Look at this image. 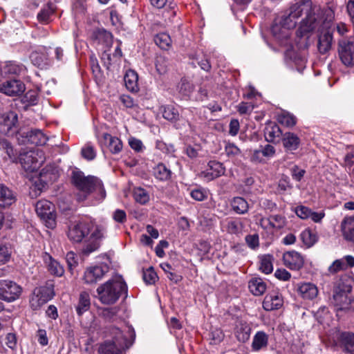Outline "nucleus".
Returning <instances> with one entry per match:
<instances>
[{"instance_id": "1", "label": "nucleus", "mask_w": 354, "mask_h": 354, "mask_svg": "<svg viewBox=\"0 0 354 354\" xmlns=\"http://www.w3.org/2000/svg\"><path fill=\"white\" fill-rule=\"evenodd\" d=\"M320 15L322 8L319 6L313 5L310 0H300L290 8L288 15L280 19L283 35H289V30L296 26L297 20L303 15L304 17L300 23L298 34L302 36L315 30L320 24Z\"/></svg>"}, {"instance_id": "2", "label": "nucleus", "mask_w": 354, "mask_h": 354, "mask_svg": "<svg viewBox=\"0 0 354 354\" xmlns=\"http://www.w3.org/2000/svg\"><path fill=\"white\" fill-rule=\"evenodd\" d=\"M90 232V236L84 240L82 248V252L84 255H88L98 250L101 241L105 237L106 227L93 221H80L72 223L67 232L68 238L74 243H81Z\"/></svg>"}, {"instance_id": "3", "label": "nucleus", "mask_w": 354, "mask_h": 354, "mask_svg": "<svg viewBox=\"0 0 354 354\" xmlns=\"http://www.w3.org/2000/svg\"><path fill=\"white\" fill-rule=\"evenodd\" d=\"M72 183L80 191L77 196L78 201H84L88 194L95 193L96 198L102 200L106 197V192L102 182L95 176H85L81 171H73L72 173Z\"/></svg>"}, {"instance_id": "4", "label": "nucleus", "mask_w": 354, "mask_h": 354, "mask_svg": "<svg viewBox=\"0 0 354 354\" xmlns=\"http://www.w3.org/2000/svg\"><path fill=\"white\" fill-rule=\"evenodd\" d=\"M127 286L121 276H116L100 284L96 289L97 297L104 305H112L120 297L127 296Z\"/></svg>"}, {"instance_id": "5", "label": "nucleus", "mask_w": 354, "mask_h": 354, "mask_svg": "<svg viewBox=\"0 0 354 354\" xmlns=\"http://www.w3.org/2000/svg\"><path fill=\"white\" fill-rule=\"evenodd\" d=\"M320 24L315 28L320 30L318 35L317 48L322 54H325L330 50L333 42V35L330 26L334 19V12L330 8L322 9V15H319Z\"/></svg>"}, {"instance_id": "6", "label": "nucleus", "mask_w": 354, "mask_h": 354, "mask_svg": "<svg viewBox=\"0 0 354 354\" xmlns=\"http://www.w3.org/2000/svg\"><path fill=\"white\" fill-rule=\"evenodd\" d=\"M351 290L352 286L348 281L340 279L335 282L331 304L334 306L337 314L341 311H346L349 309L352 299L348 295Z\"/></svg>"}, {"instance_id": "7", "label": "nucleus", "mask_w": 354, "mask_h": 354, "mask_svg": "<svg viewBox=\"0 0 354 354\" xmlns=\"http://www.w3.org/2000/svg\"><path fill=\"white\" fill-rule=\"evenodd\" d=\"M113 340L104 342L100 348V354H124L123 350L128 348L129 342L118 328L111 330Z\"/></svg>"}, {"instance_id": "8", "label": "nucleus", "mask_w": 354, "mask_h": 354, "mask_svg": "<svg viewBox=\"0 0 354 354\" xmlns=\"http://www.w3.org/2000/svg\"><path fill=\"white\" fill-rule=\"evenodd\" d=\"M35 211L45 225L50 229L56 227V212L54 205L49 201L42 199L35 204Z\"/></svg>"}, {"instance_id": "9", "label": "nucleus", "mask_w": 354, "mask_h": 354, "mask_svg": "<svg viewBox=\"0 0 354 354\" xmlns=\"http://www.w3.org/2000/svg\"><path fill=\"white\" fill-rule=\"evenodd\" d=\"M44 152L39 149L30 150L21 155L20 162L27 171H35L40 168L45 161Z\"/></svg>"}, {"instance_id": "10", "label": "nucleus", "mask_w": 354, "mask_h": 354, "mask_svg": "<svg viewBox=\"0 0 354 354\" xmlns=\"http://www.w3.org/2000/svg\"><path fill=\"white\" fill-rule=\"evenodd\" d=\"M109 271V268L105 263L90 266L85 269L82 279L86 284H95L102 280Z\"/></svg>"}, {"instance_id": "11", "label": "nucleus", "mask_w": 354, "mask_h": 354, "mask_svg": "<svg viewBox=\"0 0 354 354\" xmlns=\"http://www.w3.org/2000/svg\"><path fill=\"white\" fill-rule=\"evenodd\" d=\"M54 296V291L52 287L43 286L37 288L30 300V304L33 310L39 309L41 306L47 303Z\"/></svg>"}, {"instance_id": "12", "label": "nucleus", "mask_w": 354, "mask_h": 354, "mask_svg": "<svg viewBox=\"0 0 354 354\" xmlns=\"http://www.w3.org/2000/svg\"><path fill=\"white\" fill-rule=\"evenodd\" d=\"M22 288L15 282L10 281H0V299L6 301H13L18 299L21 294Z\"/></svg>"}, {"instance_id": "13", "label": "nucleus", "mask_w": 354, "mask_h": 354, "mask_svg": "<svg viewBox=\"0 0 354 354\" xmlns=\"http://www.w3.org/2000/svg\"><path fill=\"white\" fill-rule=\"evenodd\" d=\"M339 55L346 66L354 65V41L343 39L339 41Z\"/></svg>"}, {"instance_id": "14", "label": "nucleus", "mask_w": 354, "mask_h": 354, "mask_svg": "<svg viewBox=\"0 0 354 354\" xmlns=\"http://www.w3.org/2000/svg\"><path fill=\"white\" fill-rule=\"evenodd\" d=\"M18 116L14 111H8L0 114V131L4 134L17 131Z\"/></svg>"}, {"instance_id": "15", "label": "nucleus", "mask_w": 354, "mask_h": 354, "mask_svg": "<svg viewBox=\"0 0 354 354\" xmlns=\"http://www.w3.org/2000/svg\"><path fill=\"white\" fill-rule=\"evenodd\" d=\"M25 84L19 80H8L0 84V91L8 96H18L25 91Z\"/></svg>"}, {"instance_id": "16", "label": "nucleus", "mask_w": 354, "mask_h": 354, "mask_svg": "<svg viewBox=\"0 0 354 354\" xmlns=\"http://www.w3.org/2000/svg\"><path fill=\"white\" fill-rule=\"evenodd\" d=\"M225 173L223 165L216 161H209L207 169L201 171L199 176L206 181H211Z\"/></svg>"}, {"instance_id": "17", "label": "nucleus", "mask_w": 354, "mask_h": 354, "mask_svg": "<svg viewBox=\"0 0 354 354\" xmlns=\"http://www.w3.org/2000/svg\"><path fill=\"white\" fill-rule=\"evenodd\" d=\"M283 261L285 266L292 270H299L304 264V257L295 250L285 252L283 255Z\"/></svg>"}, {"instance_id": "18", "label": "nucleus", "mask_w": 354, "mask_h": 354, "mask_svg": "<svg viewBox=\"0 0 354 354\" xmlns=\"http://www.w3.org/2000/svg\"><path fill=\"white\" fill-rule=\"evenodd\" d=\"M354 267V257L346 255L337 259L329 266L328 271L331 274H335L340 271H346Z\"/></svg>"}, {"instance_id": "19", "label": "nucleus", "mask_w": 354, "mask_h": 354, "mask_svg": "<svg viewBox=\"0 0 354 354\" xmlns=\"http://www.w3.org/2000/svg\"><path fill=\"white\" fill-rule=\"evenodd\" d=\"M283 304L281 294L277 292H272L268 294L263 301V308L267 311H271L280 308Z\"/></svg>"}, {"instance_id": "20", "label": "nucleus", "mask_w": 354, "mask_h": 354, "mask_svg": "<svg viewBox=\"0 0 354 354\" xmlns=\"http://www.w3.org/2000/svg\"><path fill=\"white\" fill-rule=\"evenodd\" d=\"M295 212L297 216L301 219L310 218L315 223H319L324 217L325 214L323 212H313L309 207L299 205L295 207Z\"/></svg>"}, {"instance_id": "21", "label": "nucleus", "mask_w": 354, "mask_h": 354, "mask_svg": "<svg viewBox=\"0 0 354 354\" xmlns=\"http://www.w3.org/2000/svg\"><path fill=\"white\" fill-rule=\"evenodd\" d=\"M43 261L46 266L49 272L55 276L61 277L64 273L63 266L55 259H54L48 252H44L42 254Z\"/></svg>"}, {"instance_id": "22", "label": "nucleus", "mask_w": 354, "mask_h": 354, "mask_svg": "<svg viewBox=\"0 0 354 354\" xmlns=\"http://www.w3.org/2000/svg\"><path fill=\"white\" fill-rule=\"evenodd\" d=\"M297 292L304 299L313 300L318 295V288L316 285L310 282L298 284Z\"/></svg>"}, {"instance_id": "23", "label": "nucleus", "mask_w": 354, "mask_h": 354, "mask_svg": "<svg viewBox=\"0 0 354 354\" xmlns=\"http://www.w3.org/2000/svg\"><path fill=\"white\" fill-rule=\"evenodd\" d=\"M281 142L286 151H293L299 147L301 140L297 134L286 132L282 135Z\"/></svg>"}, {"instance_id": "24", "label": "nucleus", "mask_w": 354, "mask_h": 354, "mask_svg": "<svg viewBox=\"0 0 354 354\" xmlns=\"http://www.w3.org/2000/svg\"><path fill=\"white\" fill-rule=\"evenodd\" d=\"M252 328L249 324L244 321H240L236 325L234 335L240 342H246L249 340Z\"/></svg>"}, {"instance_id": "25", "label": "nucleus", "mask_w": 354, "mask_h": 354, "mask_svg": "<svg viewBox=\"0 0 354 354\" xmlns=\"http://www.w3.org/2000/svg\"><path fill=\"white\" fill-rule=\"evenodd\" d=\"M16 201L14 192L8 187L0 184V207H7L13 204Z\"/></svg>"}, {"instance_id": "26", "label": "nucleus", "mask_w": 354, "mask_h": 354, "mask_svg": "<svg viewBox=\"0 0 354 354\" xmlns=\"http://www.w3.org/2000/svg\"><path fill=\"white\" fill-rule=\"evenodd\" d=\"M248 288L254 296L262 295L267 289V284L260 277H253L248 281Z\"/></svg>"}, {"instance_id": "27", "label": "nucleus", "mask_w": 354, "mask_h": 354, "mask_svg": "<svg viewBox=\"0 0 354 354\" xmlns=\"http://www.w3.org/2000/svg\"><path fill=\"white\" fill-rule=\"evenodd\" d=\"M268 344V335L263 331H257L253 337L252 342V350L259 351L266 348Z\"/></svg>"}, {"instance_id": "28", "label": "nucleus", "mask_w": 354, "mask_h": 354, "mask_svg": "<svg viewBox=\"0 0 354 354\" xmlns=\"http://www.w3.org/2000/svg\"><path fill=\"white\" fill-rule=\"evenodd\" d=\"M344 238L354 242V217L345 218L341 224Z\"/></svg>"}, {"instance_id": "29", "label": "nucleus", "mask_w": 354, "mask_h": 354, "mask_svg": "<svg viewBox=\"0 0 354 354\" xmlns=\"http://www.w3.org/2000/svg\"><path fill=\"white\" fill-rule=\"evenodd\" d=\"M91 306L90 295L86 292H82L80 294L77 304L75 310L79 316L82 315L85 312L88 311Z\"/></svg>"}, {"instance_id": "30", "label": "nucleus", "mask_w": 354, "mask_h": 354, "mask_svg": "<svg viewBox=\"0 0 354 354\" xmlns=\"http://www.w3.org/2000/svg\"><path fill=\"white\" fill-rule=\"evenodd\" d=\"M281 136V131L278 125L270 122L266 124L264 129V136L269 142H273Z\"/></svg>"}, {"instance_id": "31", "label": "nucleus", "mask_w": 354, "mask_h": 354, "mask_svg": "<svg viewBox=\"0 0 354 354\" xmlns=\"http://www.w3.org/2000/svg\"><path fill=\"white\" fill-rule=\"evenodd\" d=\"M124 81L127 88L131 92L138 91V75L132 70L127 71Z\"/></svg>"}, {"instance_id": "32", "label": "nucleus", "mask_w": 354, "mask_h": 354, "mask_svg": "<svg viewBox=\"0 0 354 354\" xmlns=\"http://www.w3.org/2000/svg\"><path fill=\"white\" fill-rule=\"evenodd\" d=\"M103 138L112 153H118L122 150V142L118 138L113 137L109 133H104Z\"/></svg>"}, {"instance_id": "33", "label": "nucleus", "mask_w": 354, "mask_h": 354, "mask_svg": "<svg viewBox=\"0 0 354 354\" xmlns=\"http://www.w3.org/2000/svg\"><path fill=\"white\" fill-rule=\"evenodd\" d=\"M232 209L238 214H245L248 212L249 204L243 197H234L231 203Z\"/></svg>"}, {"instance_id": "34", "label": "nucleus", "mask_w": 354, "mask_h": 354, "mask_svg": "<svg viewBox=\"0 0 354 354\" xmlns=\"http://www.w3.org/2000/svg\"><path fill=\"white\" fill-rule=\"evenodd\" d=\"M26 137L28 142L36 145H44L48 140V137L39 129L31 130Z\"/></svg>"}, {"instance_id": "35", "label": "nucleus", "mask_w": 354, "mask_h": 354, "mask_svg": "<svg viewBox=\"0 0 354 354\" xmlns=\"http://www.w3.org/2000/svg\"><path fill=\"white\" fill-rule=\"evenodd\" d=\"M155 178L161 181H166L171 178V171L163 163H159L153 168Z\"/></svg>"}, {"instance_id": "36", "label": "nucleus", "mask_w": 354, "mask_h": 354, "mask_svg": "<svg viewBox=\"0 0 354 354\" xmlns=\"http://www.w3.org/2000/svg\"><path fill=\"white\" fill-rule=\"evenodd\" d=\"M301 239L303 243L307 247H312L317 241V235L316 232L306 229L300 234Z\"/></svg>"}, {"instance_id": "37", "label": "nucleus", "mask_w": 354, "mask_h": 354, "mask_svg": "<svg viewBox=\"0 0 354 354\" xmlns=\"http://www.w3.org/2000/svg\"><path fill=\"white\" fill-rule=\"evenodd\" d=\"M340 341L344 349L351 353H354V333H343Z\"/></svg>"}, {"instance_id": "38", "label": "nucleus", "mask_w": 354, "mask_h": 354, "mask_svg": "<svg viewBox=\"0 0 354 354\" xmlns=\"http://www.w3.org/2000/svg\"><path fill=\"white\" fill-rule=\"evenodd\" d=\"M133 196L134 200L141 205L147 203L150 199L148 192L140 187H137L133 189Z\"/></svg>"}, {"instance_id": "39", "label": "nucleus", "mask_w": 354, "mask_h": 354, "mask_svg": "<svg viewBox=\"0 0 354 354\" xmlns=\"http://www.w3.org/2000/svg\"><path fill=\"white\" fill-rule=\"evenodd\" d=\"M2 70L5 74L19 75L25 71V67L15 62H8Z\"/></svg>"}, {"instance_id": "40", "label": "nucleus", "mask_w": 354, "mask_h": 354, "mask_svg": "<svg viewBox=\"0 0 354 354\" xmlns=\"http://www.w3.org/2000/svg\"><path fill=\"white\" fill-rule=\"evenodd\" d=\"M272 261L273 257L270 254L261 257L259 270L266 274L271 273L273 270Z\"/></svg>"}, {"instance_id": "41", "label": "nucleus", "mask_w": 354, "mask_h": 354, "mask_svg": "<svg viewBox=\"0 0 354 354\" xmlns=\"http://www.w3.org/2000/svg\"><path fill=\"white\" fill-rule=\"evenodd\" d=\"M154 41L156 45L163 50H168L171 44L170 36L165 32L157 34L154 37Z\"/></svg>"}, {"instance_id": "42", "label": "nucleus", "mask_w": 354, "mask_h": 354, "mask_svg": "<svg viewBox=\"0 0 354 354\" xmlns=\"http://www.w3.org/2000/svg\"><path fill=\"white\" fill-rule=\"evenodd\" d=\"M263 221L267 222L272 228L278 230L283 228L286 225V218L281 215H272Z\"/></svg>"}, {"instance_id": "43", "label": "nucleus", "mask_w": 354, "mask_h": 354, "mask_svg": "<svg viewBox=\"0 0 354 354\" xmlns=\"http://www.w3.org/2000/svg\"><path fill=\"white\" fill-rule=\"evenodd\" d=\"M96 39L100 44L109 48L113 42L112 35L105 30H100L96 35Z\"/></svg>"}, {"instance_id": "44", "label": "nucleus", "mask_w": 354, "mask_h": 354, "mask_svg": "<svg viewBox=\"0 0 354 354\" xmlns=\"http://www.w3.org/2000/svg\"><path fill=\"white\" fill-rule=\"evenodd\" d=\"M54 13V9L51 5L48 4L44 6L37 14V19L43 24H48L50 16Z\"/></svg>"}, {"instance_id": "45", "label": "nucleus", "mask_w": 354, "mask_h": 354, "mask_svg": "<svg viewBox=\"0 0 354 354\" xmlns=\"http://www.w3.org/2000/svg\"><path fill=\"white\" fill-rule=\"evenodd\" d=\"M278 122L286 127H293L297 123V118L288 112H283L278 115Z\"/></svg>"}, {"instance_id": "46", "label": "nucleus", "mask_w": 354, "mask_h": 354, "mask_svg": "<svg viewBox=\"0 0 354 354\" xmlns=\"http://www.w3.org/2000/svg\"><path fill=\"white\" fill-rule=\"evenodd\" d=\"M162 116L165 119L176 122L179 118L178 110L173 106H167L164 108Z\"/></svg>"}, {"instance_id": "47", "label": "nucleus", "mask_w": 354, "mask_h": 354, "mask_svg": "<svg viewBox=\"0 0 354 354\" xmlns=\"http://www.w3.org/2000/svg\"><path fill=\"white\" fill-rule=\"evenodd\" d=\"M271 31L274 37L279 40L287 39L289 37V35H283V26L281 19H276L274 21Z\"/></svg>"}, {"instance_id": "48", "label": "nucleus", "mask_w": 354, "mask_h": 354, "mask_svg": "<svg viewBox=\"0 0 354 354\" xmlns=\"http://www.w3.org/2000/svg\"><path fill=\"white\" fill-rule=\"evenodd\" d=\"M156 148L165 154L173 156L175 152V149L173 145H168L162 140H156Z\"/></svg>"}, {"instance_id": "49", "label": "nucleus", "mask_w": 354, "mask_h": 354, "mask_svg": "<svg viewBox=\"0 0 354 354\" xmlns=\"http://www.w3.org/2000/svg\"><path fill=\"white\" fill-rule=\"evenodd\" d=\"M158 279V276L152 267L143 271V280L147 284H153Z\"/></svg>"}, {"instance_id": "50", "label": "nucleus", "mask_w": 354, "mask_h": 354, "mask_svg": "<svg viewBox=\"0 0 354 354\" xmlns=\"http://www.w3.org/2000/svg\"><path fill=\"white\" fill-rule=\"evenodd\" d=\"M30 59L34 65L41 66L45 63L46 55L36 50L30 54Z\"/></svg>"}, {"instance_id": "51", "label": "nucleus", "mask_w": 354, "mask_h": 354, "mask_svg": "<svg viewBox=\"0 0 354 354\" xmlns=\"http://www.w3.org/2000/svg\"><path fill=\"white\" fill-rule=\"evenodd\" d=\"M241 226L242 224L239 221L230 220L227 221L225 228L228 233L236 234L241 232Z\"/></svg>"}, {"instance_id": "52", "label": "nucleus", "mask_w": 354, "mask_h": 354, "mask_svg": "<svg viewBox=\"0 0 354 354\" xmlns=\"http://www.w3.org/2000/svg\"><path fill=\"white\" fill-rule=\"evenodd\" d=\"M81 153L82 156L88 160H92L96 156V151L93 146L91 145L90 143L86 144L82 149Z\"/></svg>"}, {"instance_id": "53", "label": "nucleus", "mask_w": 354, "mask_h": 354, "mask_svg": "<svg viewBox=\"0 0 354 354\" xmlns=\"http://www.w3.org/2000/svg\"><path fill=\"white\" fill-rule=\"evenodd\" d=\"M194 89L193 85L185 80H181L178 86L179 92L185 97L189 96Z\"/></svg>"}, {"instance_id": "54", "label": "nucleus", "mask_w": 354, "mask_h": 354, "mask_svg": "<svg viewBox=\"0 0 354 354\" xmlns=\"http://www.w3.org/2000/svg\"><path fill=\"white\" fill-rule=\"evenodd\" d=\"M11 255V250L6 245H0V265L7 263Z\"/></svg>"}, {"instance_id": "55", "label": "nucleus", "mask_w": 354, "mask_h": 354, "mask_svg": "<svg viewBox=\"0 0 354 354\" xmlns=\"http://www.w3.org/2000/svg\"><path fill=\"white\" fill-rule=\"evenodd\" d=\"M254 106H255L251 102H242L237 106V111L241 115H249L252 113V111L254 109Z\"/></svg>"}, {"instance_id": "56", "label": "nucleus", "mask_w": 354, "mask_h": 354, "mask_svg": "<svg viewBox=\"0 0 354 354\" xmlns=\"http://www.w3.org/2000/svg\"><path fill=\"white\" fill-rule=\"evenodd\" d=\"M129 145L131 148L136 152H141L145 149L142 142L140 140L133 137H131L129 139Z\"/></svg>"}, {"instance_id": "57", "label": "nucleus", "mask_w": 354, "mask_h": 354, "mask_svg": "<svg viewBox=\"0 0 354 354\" xmlns=\"http://www.w3.org/2000/svg\"><path fill=\"white\" fill-rule=\"evenodd\" d=\"M192 198L198 201H202L207 198V193L201 189H196L190 192Z\"/></svg>"}, {"instance_id": "58", "label": "nucleus", "mask_w": 354, "mask_h": 354, "mask_svg": "<svg viewBox=\"0 0 354 354\" xmlns=\"http://www.w3.org/2000/svg\"><path fill=\"white\" fill-rule=\"evenodd\" d=\"M274 276L279 280L288 281L290 279V273L285 269H277L274 272Z\"/></svg>"}, {"instance_id": "59", "label": "nucleus", "mask_w": 354, "mask_h": 354, "mask_svg": "<svg viewBox=\"0 0 354 354\" xmlns=\"http://www.w3.org/2000/svg\"><path fill=\"white\" fill-rule=\"evenodd\" d=\"M0 150L3 151L9 158L13 156V150L10 143L5 140H0Z\"/></svg>"}, {"instance_id": "60", "label": "nucleus", "mask_w": 354, "mask_h": 354, "mask_svg": "<svg viewBox=\"0 0 354 354\" xmlns=\"http://www.w3.org/2000/svg\"><path fill=\"white\" fill-rule=\"evenodd\" d=\"M163 57H158L156 62V68L159 74H164L167 71V64Z\"/></svg>"}, {"instance_id": "61", "label": "nucleus", "mask_w": 354, "mask_h": 354, "mask_svg": "<svg viewBox=\"0 0 354 354\" xmlns=\"http://www.w3.org/2000/svg\"><path fill=\"white\" fill-rule=\"evenodd\" d=\"M225 151L229 156H234L240 153V149L233 143H227L225 147Z\"/></svg>"}, {"instance_id": "62", "label": "nucleus", "mask_w": 354, "mask_h": 354, "mask_svg": "<svg viewBox=\"0 0 354 354\" xmlns=\"http://www.w3.org/2000/svg\"><path fill=\"white\" fill-rule=\"evenodd\" d=\"M278 188L283 192H286L292 188V185L290 183L289 179L286 176L282 177L278 183Z\"/></svg>"}, {"instance_id": "63", "label": "nucleus", "mask_w": 354, "mask_h": 354, "mask_svg": "<svg viewBox=\"0 0 354 354\" xmlns=\"http://www.w3.org/2000/svg\"><path fill=\"white\" fill-rule=\"evenodd\" d=\"M245 241L250 248L254 249L259 245V236L257 234L248 235Z\"/></svg>"}, {"instance_id": "64", "label": "nucleus", "mask_w": 354, "mask_h": 354, "mask_svg": "<svg viewBox=\"0 0 354 354\" xmlns=\"http://www.w3.org/2000/svg\"><path fill=\"white\" fill-rule=\"evenodd\" d=\"M113 218L116 222L122 223L126 221L127 215L124 211L117 209L113 212Z\"/></svg>"}]
</instances>
